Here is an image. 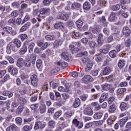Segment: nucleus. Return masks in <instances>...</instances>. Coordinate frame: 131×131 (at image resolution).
<instances>
[{
    "mask_svg": "<svg viewBox=\"0 0 131 131\" xmlns=\"http://www.w3.org/2000/svg\"><path fill=\"white\" fill-rule=\"evenodd\" d=\"M61 58L66 60V61H68V62H71L73 60L72 56L70 55L67 51H64L61 53Z\"/></svg>",
    "mask_w": 131,
    "mask_h": 131,
    "instance_id": "f257e3e1",
    "label": "nucleus"
},
{
    "mask_svg": "<svg viewBox=\"0 0 131 131\" xmlns=\"http://www.w3.org/2000/svg\"><path fill=\"white\" fill-rule=\"evenodd\" d=\"M72 123L78 129H80L83 127V122L78 121L77 119L73 120Z\"/></svg>",
    "mask_w": 131,
    "mask_h": 131,
    "instance_id": "f03ea898",
    "label": "nucleus"
},
{
    "mask_svg": "<svg viewBox=\"0 0 131 131\" xmlns=\"http://www.w3.org/2000/svg\"><path fill=\"white\" fill-rule=\"evenodd\" d=\"M40 106L39 107V110L40 111V113L41 114H43V113H46L47 106H46V104L43 102V100H41L39 102Z\"/></svg>",
    "mask_w": 131,
    "mask_h": 131,
    "instance_id": "7ed1b4c3",
    "label": "nucleus"
},
{
    "mask_svg": "<svg viewBox=\"0 0 131 131\" xmlns=\"http://www.w3.org/2000/svg\"><path fill=\"white\" fill-rule=\"evenodd\" d=\"M82 81L83 83H89V82H92L94 81V78L92 76H91L89 75H84V77L82 78Z\"/></svg>",
    "mask_w": 131,
    "mask_h": 131,
    "instance_id": "20e7f679",
    "label": "nucleus"
},
{
    "mask_svg": "<svg viewBox=\"0 0 131 131\" xmlns=\"http://www.w3.org/2000/svg\"><path fill=\"white\" fill-rule=\"evenodd\" d=\"M31 84L33 86H37V82H38V79L37 78V76L34 74L31 77Z\"/></svg>",
    "mask_w": 131,
    "mask_h": 131,
    "instance_id": "39448f33",
    "label": "nucleus"
},
{
    "mask_svg": "<svg viewBox=\"0 0 131 131\" xmlns=\"http://www.w3.org/2000/svg\"><path fill=\"white\" fill-rule=\"evenodd\" d=\"M13 51V52H17L18 51V49L16 47V45H14V43H9L7 45V52L8 51Z\"/></svg>",
    "mask_w": 131,
    "mask_h": 131,
    "instance_id": "423d86ee",
    "label": "nucleus"
},
{
    "mask_svg": "<svg viewBox=\"0 0 131 131\" xmlns=\"http://www.w3.org/2000/svg\"><path fill=\"white\" fill-rule=\"evenodd\" d=\"M8 72L12 75H15L18 73V70L14 66H10L8 67Z\"/></svg>",
    "mask_w": 131,
    "mask_h": 131,
    "instance_id": "0eeeda50",
    "label": "nucleus"
},
{
    "mask_svg": "<svg viewBox=\"0 0 131 131\" xmlns=\"http://www.w3.org/2000/svg\"><path fill=\"white\" fill-rule=\"evenodd\" d=\"M128 108H129V104L128 103L125 102H122L121 103L120 105V109L121 111H125V110H127Z\"/></svg>",
    "mask_w": 131,
    "mask_h": 131,
    "instance_id": "6e6552de",
    "label": "nucleus"
},
{
    "mask_svg": "<svg viewBox=\"0 0 131 131\" xmlns=\"http://www.w3.org/2000/svg\"><path fill=\"white\" fill-rule=\"evenodd\" d=\"M46 127V124H42V122L40 121H37L35 123V126L34 127V129H42Z\"/></svg>",
    "mask_w": 131,
    "mask_h": 131,
    "instance_id": "1a4fd4ad",
    "label": "nucleus"
},
{
    "mask_svg": "<svg viewBox=\"0 0 131 131\" xmlns=\"http://www.w3.org/2000/svg\"><path fill=\"white\" fill-rule=\"evenodd\" d=\"M122 33L125 36H129L131 33V30L128 27H124L122 30Z\"/></svg>",
    "mask_w": 131,
    "mask_h": 131,
    "instance_id": "9d476101",
    "label": "nucleus"
},
{
    "mask_svg": "<svg viewBox=\"0 0 131 131\" xmlns=\"http://www.w3.org/2000/svg\"><path fill=\"white\" fill-rule=\"evenodd\" d=\"M127 120H128V117L126 116L124 117L123 118L120 120L119 121V124L120 126V127H123L124 125H125V123L127 122Z\"/></svg>",
    "mask_w": 131,
    "mask_h": 131,
    "instance_id": "9b49d317",
    "label": "nucleus"
},
{
    "mask_svg": "<svg viewBox=\"0 0 131 131\" xmlns=\"http://www.w3.org/2000/svg\"><path fill=\"white\" fill-rule=\"evenodd\" d=\"M83 114H85V115L91 116L92 114H94V112L90 107H88L86 108H85L83 111Z\"/></svg>",
    "mask_w": 131,
    "mask_h": 131,
    "instance_id": "f8f14e48",
    "label": "nucleus"
},
{
    "mask_svg": "<svg viewBox=\"0 0 131 131\" xmlns=\"http://www.w3.org/2000/svg\"><path fill=\"white\" fill-rule=\"evenodd\" d=\"M63 43V39L58 38L53 44V48L54 49H57L59 48V46H61Z\"/></svg>",
    "mask_w": 131,
    "mask_h": 131,
    "instance_id": "ddd939ff",
    "label": "nucleus"
},
{
    "mask_svg": "<svg viewBox=\"0 0 131 131\" xmlns=\"http://www.w3.org/2000/svg\"><path fill=\"white\" fill-rule=\"evenodd\" d=\"M69 50L72 54H74L75 53H76V54L80 53V50H79V48L75 49V46H74V45H71L69 47Z\"/></svg>",
    "mask_w": 131,
    "mask_h": 131,
    "instance_id": "4468645a",
    "label": "nucleus"
},
{
    "mask_svg": "<svg viewBox=\"0 0 131 131\" xmlns=\"http://www.w3.org/2000/svg\"><path fill=\"white\" fill-rule=\"evenodd\" d=\"M116 13L113 12H111L108 18V21H110V22H114L115 19H116Z\"/></svg>",
    "mask_w": 131,
    "mask_h": 131,
    "instance_id": "2eb2a0df",
    "label": "nucleus"
},
{
    "mask_svg": "<svg viewBox=\"0 0 131 131\" xmlns=\"http://www.w3.org/2000/svg\"><path fill=\"white\" fill-rule=\"evenodd\" d=\"M25 60H24L23 58H19L17 60L16 65L18 67H19V68H22V67L25 65Z\"/></svg>",
    "mask_w": 131,
    "mask_h": 131,
    "instance_id": "dca6fc26",
    "label": "nucleus"
},
{
    "mask_svg": "<svg viewBox=\"0 0 131 131\" xmlns=\"http://www.w3.org/2000/svg\"><path fill=\"white\" fill-rule=\"evenodd\" d=\"M111 72V68L110 67L107 66L105 68H104L102 72V74L103 75H108V74H110Z\"/></svg>",
    "mask_w": 131,
    "mask_h": 131,
    "instance_id": "f3484780",
    "label": "nucleus"
},
{
    "mask_svg": "<svg viewBox=\"0 0 131 131\" xmlns=\"http://www.w3.org/2000/svg\"><path fill=\"white\" fill-rule=\"evenodd\" d=\"M103 117V113L102 112H98L95 113L93 118L96 119H101Z\"/></svg>",
    "mask_w": 131,
    "mask_h": 131,
    "instance_id": "a211bd4d",
    "label": "nucleus"
},
{
    "mask_svg": "<svg viewBox=\"0 0 131 131\" xmlns=\"http://www.w3.org/2000/svg\"><path fill=\"white\" fill-rule=\"evenodd\" d=\"M50 12H51L50 8H43L40 10L41 15H48V14H50Z\"/></svg>",
    "mask_w": 131,
    "mask_h": 131,
    "instance_id": "6ab92c4d",
    "label": "nucleus"
},
{
    "mask_svg": "<svg viewBox=\"0 0 131 131\" xmlns=\"http://www.w3.org/2000/svg\"><path fill=\"white\" fill-rule=\"evenodd\" d=\"M111 88V84L105 83L101 85V89L103 91H109Z\"/></svg>",
    "mask_w": 131,
    "mask_h": 131,
    "instance_id": "aec40b11",
    "label": "nucleus"
},
{
    "mask_svg": "<svg viewBox=\"0 0 131 131\" xmlns=\"http://www.w3.org/2000/svg\"><path fill=\"white\" fill-rule=\"evenodd\" d=\"M29 26H30V23H27L20 29V32H24V31H26Z\"/></svg>",
    "mask_w": 131,
    "mask_h": 131,
    "instance_id": "412c9836",
    "label": "nucleus"
},
{
    "mask_svg": "<svg viewBox=\"0 0 131 131\" xmlns=\"http://www.w3.org/2000/svg\"><path fill=\"white\" fill-rule=\"evenodd\" d=\"M73 106L74 108H78V107H79V106H80V99L77 98H76L74 101Z\"/></svg>",
    "mask_w": 131,
    "mask_h": 131,
    "instance_id": "4be33fe9",
    "label": "nucleus"
},
{
    "mask_svg": "<svg viewBox=\"0 0 131 131\" xmlns=\"http://www.w3.org/2000/svg\"><path fill=\"white\" fill-rule=\"evenodd\" d=\"M91 7L92 5H91V3L88 2H85L83 5V8L84 10H86V11H89V10L91 9Z\"/></svg>",
    "mask_w": 131,
    "mask_h": 131,
    "instance_id": "5701e85b",
    "label": "nucleus"
},
{
    "mask_svg": "<svg viewBox=\"0 0 131 131\" xmlns=\"http://www.w3.org/2000/svg\"><path fill=\"white\" fill-rule=\"evenodd\" d=\"M125 92H126V89L125 88L119 89L117 91L118 95L120 96V97L122 95V97H123V95H124Z\"/></svg>",
    "mask_w": 131,
    "mask_h": 131,
    "instance_id": "b1692460",
    "label": "nucleus"
},
{
    "mask_svg": "<svg viewBox=\"0 0 131 131\" xmlns=\"http://www.w3.org/2000/svg\"><path fill=\"white\" fill-rule=\"evenodd\" d=\"M13 43L15 45V46H16L17 49L20 48L22 45L21 41L18 39H15L13 41Z\"/></svg>",
    "mask_w": 131,
    "mask_h": 131,
    "instance_id": "393cba45",
    "label": "nucleus"
},
{
    "mask_svg": "<svg viewBox=\"0 0 131 131\" xmlns=\"http://www.w3.org/2000/svg\"><path fill=\"white\" fill-rule=\"evenodd\" d=\"M118 67L121 69L123 68L124 66H125V61L123 60V59H120L119 60L118 63Z\"/></svg>",
    "mask_w": 131,
    "mask_h": 131,
    "instance_id": "a878e982",
    "label": "nucleus"
},
{
    "mask_svg": "<svg viewBox=\"0 0 131 131\" xmlns=\"http://www.w3.org/2000/svg\"><path fill=\"white\" fill-rule=\"evenodd\" d=\"M54 28L55 29H62L64 28V24L62 23H58L55 24Z\"/></svg>",
    "mask_w": 131,
    "mask_h": 131,
    "instance_id": "bb28decb",
    "label": "nucleus"
},
{
    "mask_svg": "<svg viewBox=\"0 0 131 131\" xmlns=\"http://www.w3.org/2000/svg\"><path fill=\"white\" fill-rule=\"evenodd\" d=\"M71 7L73 10H76V9H80L81 7V5L79 3H74L72 5Z\"/></svg>",
    "mask_w": 131,
    "mask_h": 131,
    "instance_id": "cd10ccee",
    "label": "nucleus"
},
{
    "mask_svg": "<svg viewBox=\"0 0 131 131\" xmlns=\"http://www.w3.org/2000/svg\"><path fill=\"white\" fill-rule=\"evenodd\" d=\"M17 101L18 103H19V104H26L27 100H26V99H25L24 97H19L17 99Z\"/></svg>",
    "mask_w": 131,
    "mask_h": 131,
    "instance_id": "c85d7f7f",
    "label": "nucleus"
},
{
    "mask_svg": "<svg viewBox=\"0 0 131 131\" xmlns=\"http://www.w3.org/2000/svg\"><path fill=\"white\" fill-rule=\"evenodd\" d=\"M24 66H25V67H27L28 68H30V67H31V60L30 59H28L25 60Z\"/></svg>",
    "mask_w": 131,
    "mask_h": 131,
    "instance_id": "c756f323",
    "label": "nucleus"
},
{
    "mask_svg": "<svg viewBox=\"0 0 131 131\" xmlns=\"http://www.w3.org/2000/svg\"><path fill=\"white\" fill-rule=\"evenodd\" d=\"M116 55H117V51L115 50H113L109 52V55L112 58H116Z\"/></svg>",
    "mask_w": 131,
    "mask_h": 131,
    "instance_id": "7c9ffc66",
    "label": "nucleus"
},
{
    "mask_svg": "<svg viewBox=\"0 0 131 131\" xmlns=\"http://www.w3.org/2000/svg\"><path fill=\"white\" fill-rule=\"evenodd\" d=\"M24 110V105H19L16 110V114H21L22 112H23V110Z\"/></svg>",
    "mask_w": 131,
    "mask_h": 131,
    "instance_id": "2f4dec72",
    "label": "nucleus"
},
{
    "mask_svg": "<svg viewBox=\"0 0 131 131\" xmlns=\"http://www.w3.org/2000/svg\"><path fill=\"white\" fill-rule=\"evenodd\" d=\"M7 131H16L17 130V126L15 124H13L11 126H10L8 128L6 129Z\"/></svg>",
    "mask_w": 131,
    "mask_h": 131,
    "instance_id": "473e14b6",
    "label": "nucleus"
},
{
    "mask_svg": "<svg viewBox=\"0 0 131 131\" xmlns=\"http://www.w3.org/2000/svg\"><path fill=\"white\" fill-rule=\"evenodd\" d=\"M3 96H6L9 98H12V97H13V93L10 91H6L3 92Z\"/></svg>",
    "mask_w": 131,
    "mask_h": 131,
    "instance_id": "72a5a7b5",
    "label": "nucleus"
},
{
    "mask_svg": "<svg viewBox=\"0 0 131 131\" xmlns=\"http://www.w3.org/2000/svg\"><path fill=\"white\" fill-rule=\"evenodd\" d=\"M55 38L56 37L54 35H48L45 36V39L48 41H50V40H55Z\"/></svg>",
    "mask_w": 131,
    "mask_h": 131,
    "instance_id": "f704fd0d",
    "label": "nucleus"
},
{
    "mask_svg": "<svg viewBox=\"0 0 131 131\" xmlns=\"http://www.w3.org/2000/svg\"><path fill=\"white\" fill-rule=\"evenodd\" d=\"M22 22L20 18H14V25H20Z\"/></svg>",
    "mask_w": 131,
    "mask_h": 131,
    "instance_id": "c9c22d12",
    "label": "nucleus"
},
{
    "mask_svg": "<svg viewBox=\"0 0 131 131\" xmlns=\"http://www.w3.org/2000/svg\"><path fill=\"white\" fill-rule=\"evenodd\" d=\"M56 125V122L54 120H51L48 123V126L50 128H54Z\"/></svg>",
    "mask_w": 131,
    "mask_h": 131,
    "instance_id": "e433bc0d",
    "label": "nucleus"
},
{
    "mask_svg": "<svg viewBox=\"0 0 131 131\" xmlns=\"http://www.w3.org/2000/svg\"><path fill=\"white\" fill-rule=\"evenodd\" d=\"M93 62H90V63L88 62V63H87V67L85 69V71L89 72L93 68Z\"/></svg>",
    "mask_w": 131,
    "mask_h": 131,
    "instance_id": "4c0bfd02",
    "label": "nucleus"
},
{
    "mask_svg": "<svg viewBox=\"0 0 131 131\" xmlns=\"http://www.w3.org/2000/svg\"><path fill=\"white\" fill-rule=\"evenodd\" d=\"M93 62H90V63L88 62V63H87V67L85 69V71L89 72L93 68Z\"/></svg>",
    "mask_w": 131,
    "mask_h": 131,
    "instance_id": "58836bf2",
    "label": "nucleus"
},
{
    "mask_svg": "<svg viewBox=\"0 0 131 131\" xmlns=\"http://www.w3.org/2000/svg\"><path fill=\"white\" fill-rule=\"evenodd\" d=\"M61 115H62V111H58L55 113L53 117L54 119H57L59 118V117H60V116H61Z\"/></svg>",
    "mask_w": 131,
    "mask_h": 131,
    "instance_id": "ea45409f",
    "label": "nucleus"
},
{
    "mask_svg": "<svg viewBox=\"0 0 131 131\" xmlns=\"http://www.w3.org/2000/svg\"><path fill=\"white\" fill-rule=\"evenodd\" d=\"M22 4V2H20V1L18 2H14L12 3V6L13 7V8H17V9L20 7V5Z\"/></svg>",
    "mask_w": 131,
    "mask_h": 131,
    "instance_id": "a19ab883",
    "label": "nucleus"
},
{
    "mask_svg": "<svg viewBox=\"0 0 131 131\" xmlns=\"http://www.w3.org/2000/svg\"><path fill=\"white\" fill-rule=\"evenodd\" d=\"M73 112L72 111H68L64 113L66 118H70L72 116Z\"/></svg>",
    "mask_w": 131,
    "mask_h": 131,
    "instance_id": "79ce46f5",
    "label": "nucleus"
},
{
    "mask_svg": "<svg viewBox=\"0 0 131 131\" xmlns=\"http://www.w3.org/2000/svg\"><path fill=\"white\" fill-rule=\"evenodd\" d=\"M34 47H35V43L34 42H32L29 45L28 49L29 53H32Z\"/></svg>",
    "mask_w": 131,
    "mask_h": 131,
    "instance_id": "37998d69",
    "label": "nucleus"
},
{
    "mask_svg": "<svg viewBox=\"0 0 131 131\" xmlns=\"http://www.w3.org/2000/svg\"><path fill=\"white\" fill-rule=\"evenodd\" d=\"M118 14L122 15V16H123L124 18H127V17H128V15L127 14V13L124 12V11H123V10H121L120 11H119L118 12Z\"/></svg>",
    "mask_w": 131,
    "mask_h": 131,
    "instance_id": "c03bdc74",
    "label": "nucleus"
},
{
    "mask_svg": "<svg viewBox=\"0 0 131 131\" xmlns=\"http://www.w3.org/2000/svg\"><path fill=\"white\" fill-rule=\"evenodd\" d=\"M12 27H6L3 28V31H5V32H7V33H8L10 34L11 33V31H12Z\"/></svg>",
    "mask_w": 131,
    "mask_h": 131,
    "instance_id": "a18cd8bd",
    "label": "nucleus"
},
{
    "mask_svg": "<svg viewBox=\"0 0 131 131\" xmlns=\"http://www.w3.org/2000/svg\"><path fill=\"white\" fill-rule=\"evenodd\" d=\"M76 24L78 28H80V27L83 25V21H82L81 19H79L76 21Z\"/></svg>",
    "mask_w": 131,
    "mask_h": 131,
    "instance_id": "49530a36",
    "label": "nucleus"
},
{
    "mask_svg": "<svg viewBox=\"0 0 131 131\" xmlns=\"http://www.w3.org/2000/svg\"><path fill=\"white\" fill-rule=\"evenodd\" d=\"M115 110H116L115 105L112 104L110 106V107L108 110V112H110V113H114V112H115Z\"/></svg>",
    "mask_w": 131,
    "mask_h": 131,
    "instance_id": "de8ad7c7",
    "label": "nucleus"
},
{
    "mask_svg": "<svg viewBox=\"0 0 131 131\" xmlns=\"http://www.w3.org/2000/svg\"><path fill=\"white\" fill-rule=\"evenodd\" d=\"M115 122V119L114 118H110L107 119V123L108 125H112Z\"/></svg>",
    "mask_w": 131,
    "mask_h": 131,
    "instance_id": "09e8293b",
    "label": "nucleus"
},
{
    "mask_svg": "<svg viewBox=\"0 0 131 131\" xmlns=\"http://www.w3.org/2000/svg\"><path fill=\"white\" fill-rule=\"evenodd\" d=\"M10 79V75L6 74L4 77L1 80V82L4 83L6 82V81H8Z\"/></svg>",
    "mask_w": 131,
    "mask_h": 131,
    "instance_id": "8fccbe9b",
    "label": "nucleus"
},
{
    "mask_svg": "<svg viewBox=\"0 0 131 131\" xmlns=\"http://www.w3.org/2000/svg\"><path fill=\"white\" fill-rule=\"evenodd\" d=\"M36 66L38 69L41 68L42 66V60H37L36 62Z\"/></svg>",
    "mask_w": 131,
    "mask_h": 131,
    "instance_id": "3c124183",
    "label": "nucleus"
},
{
    "mask_svg": "<svg viewBox=\"0 0 131 131\" xmlns=\"http://www.w3.org/2000/svg\"><path fill=\"white\" fill-rule=\"evenodd\" d=\"M120 9V5L117 4L112 7V11H118Z\"/></svg>",
    "mask_w": 131,
    "mask_h": 131,
    "instance_id": "603ef678",
    "label": "nucleus"
},
{
    "mask_svg": "<svg viewBox=\"0 0 131 131\" xmlns=\"http://www.w3.org/2000/svg\"><path fill=\"white\" fill-rule=\"evenodd\" d=\"M15 121L18 125H21L22 124V118L21 117H16L15 119Z\"/></svg>",
    "mask_w": 131,
    "mask_h": 131,
    "instance_id": "864d4df0",
    "label": "nucleus"
},
{
    "mask_svg": "<svg viewBox=\"0 0 131 131\" xmlns=\"http://www.w3.org/2000/svg\"><path fill=\"white\" fill-rule=\"evenodd\" d=\"M31 61L33 65H35V62L36 61V56L35 54H32L31 56Z\"/></svg>",
    "mask_w": 131,
    "mask_h": 131,
    "instance_id": "5fc2aeb1",
    "label": "nucleus"
},
{
    "mask_svg": "<svg viewBox=\"0 0 131 131\" xmlns=\"http://www.w3.org/2000/svg\"><path fill=\"white\" fill-rule=\"evenodd\" d=\"M81 61H82L83 63H88V64H89L90 62H92L90 61V59L89 58V57H82L81 59Z\"/></svg>",
    "mask_w": 131,
    "mask_h": 131,
    "instance_id": "6e6d98bb",
    "label": "nucleus"
},
{
    "mask_svg": "<svg viewBox=\"0 0 131 131\" xmlns=\"http://www.w3.org/2000/svg\"><path fill=\"white\" fill-rule=\"evenodd\" d=\"M72 36L74 38L77 39V37H79V36H80V34H79V33H78V32H74L72 33Z\"/></svg>",
    "mask_w": 131,
    "mask_h": 131,
    "instance_id": "4d7b16f0",
    "label": "nucleus"
},
{
    "mask_svg": "<svg viewBox=\"0 0 131 131\" xmlns=\"http://www.w3.org/2000/svg\"><path fill=\"white\" fill-rule=\"evenodd\" d=\"M129 3H130V0H121L120 5L122 6V5H124L125 4H129Z\"/></svg>",
    "mask_w": 131,
    "mask_h": 131,
    "instance_id": "13d9d810",
    "label": "nucleus"
},
{
    "mask_svg": "<svg viewBox=\"0 0 131 131\" xmlns=\"http://www.w3.org/2000/svg\"><path fill=\"white\" fill-rule=\"evenodd\" d=\"M18 11L14 10L11 13V16L12 17V18H16V17L18 16Z\"/></svg>",
    "mask_w": 131,
    "mask_h": 131,
    "instance_id": "bf43d9fd",
    "label": "nucleus"
},
{
    "mask_svg": "<svg viewBox=\"0 0 131 131\" xmlns=\"http://www.w3.org/2000/svg\"><path fill=\"white\" fill-rule=\"evenodd\" d=\"M93 126V122H89L85 124L84 129H89L90 127Z\"/></svg>",
    "mask_w": 131,
    "mask_h": 131,
    "instance_id": "052dcab7",
    "label": "nucleus"
},
{
    "mask_svg": "<svg viewBox=\"0 0 131 131\" xmlns=\"http://www.w3.org/2000/svg\"><path fill=\"white\" fill-rule=\"evenodd\" d=\"M49 46H51V43L45 42L43 46L41 47V50H42V51H43V50H46Z\"/></svg>",
    "mask_w": 131,
    "mask_h": 131,
    "instance_id": "680f3d73",
    "label": "nucleus"
},
{
    "mask_svg": "<svg viewBox=\"0 0 131 131\" xmlns=\"http://www.w3.org/2000/svg\"><path fill=\"white\" fill-rule=\"evenodd\" d=\"M26 52H27V47L24 46L20 50V53L23 55V54H25Z\"/></svg>",
    "mask_w": 131,
    "mask_h": 131,
    "instance_id": "e2e57ef3",
    "label": "nucleus"
},
{
    "mask_svg": "<svg viewBox=\"0 0 131 131\" xmlns=\"http://www.w3.org/2000/svg\"><path fill=\"white\" fill-rule=\"evenodd\" d=\"M98 47H102L104 45V39H97Z\"/></svg>",
    "mask_w": 131,
    "mask_h": 131,
    "instance_id": "0e129e2a",
    "label": "nucleus"
},
{
    "mask_svg": "<svg viewBox=\"0 0 131 131\" xmlns=\"http://www.w3.org/2000/svg\"><path fill=\"white\" fill-rule=\"evenodd\" d=\"M38 103L32 104L30 106L31 109H32V110H35V109H37V108H38Z\"/></svg>",
    "mask_w": 131,
    "mask_h": 131,
    "instance_id": "69168bd1",
    "label": "nucleus"
},
{
    "mask_svg": "<svg viewBox=\"0 0 131 131\" xmlns=\"http://www.w3.org/2000/svg\"><path fill=\"white\" fill-rule=\"evenodd\" d=\"M50 85L53 88V89H56L59 86V84L55 82L52 83L51 82L50 83Z\"/></svg>",
    "mask_w": 131,
    "mask_h": 131,
    "instance_id": "338daca9",
    "label": "nucleus"
},
{
    "mask_svg": "<svg viewBox=\"0 0 131 131\" xmlns=\"http://www.w3.org/2000/svg\"><path fill=\"white\" fill-rule=\"evenodd\" d=\"M125 45L127 48H129V47H130V45H131L130 39H127V40H126Z\"/></svg>",
    "mask_w": 131,
    "mask_h": 131,
    "instance_id": "774afa93",
    "label": "nucleus"
}]
</instances>
